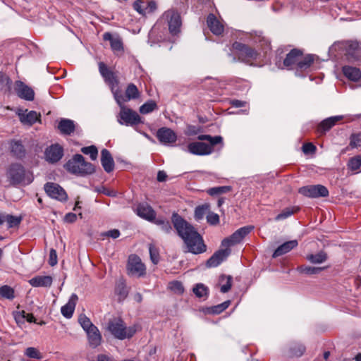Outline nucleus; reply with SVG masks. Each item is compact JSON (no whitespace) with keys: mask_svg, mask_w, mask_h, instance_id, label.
I'll return each mask as SVG.
<instances>
[{"mask_svg":"<svg viewBox=\"0 0 361 361\" xmlns=\"http://www.w3.org/2000/svg\"><path fill=\"white\" fill-rule=\"evenodd\" d=\"M298 191L302 195L311 198L326 197L329 195L328 189L322 185L304 186Z\"/></svg>","mask_w":361,"mask_h":361,"instance_id":"9d476101","label":"nucleus"},{"mask_svg":"<svg viewBox=\"0 0 361 361\" xmlns=\"http://www.w3.org/2000/svg\"><path fill=\"white\" fill-rule=\"evenodd\" d=\"M15 298V291L9 286L4 285L0 287V298L13 300Z\"/></svg>","mask_w":361,"mask_h":361,"instance_id":"e433bc0d","label":"nucleus"},{"mask_svg":"<svg viewBox=\"0 0 361 361\" xmlns=\"http://www.w3.org/2000/svg\"><path fill=\"white\" fill-rule=\"evenodd\" d=\"M231 188L230 186H219L211 188L207 190V193L210 195H216L223 193H226L231 191Z\"/></svg>","mask_w":361,"mask_h":361,"instance_id":"8fccbe9b","label":"nucleus"},{"mask_svg":"<svg viewBox=\"0 0 361 361\" xmlns=\"http://www.w3.org/2000/svg\"><path fill=\"white\" fill-rule=\"evenodd\" d=\"M171 222L189 252L198 255L206 252L207 245L202 237L190 224L176 212L172 214Z\"/></svg>","mask_w":361,"mask_h":361,"instance_id":"f257e3e1","label":"nucleus"},{"mask_svg":"<svg viewBox=\"0 0 361 361\" xmlns=\"http://www.w3.org/2000/svg\"><path fill=\"white\" fill-rule=\"evenodd\" d=\"M159 140L164 144H171L176 142L177 136L176 133L170 128H161L158 130L157 133Z\"/></svg>","mask_w":361,"mask_h":361,"instance_id":"a211bd4d","label":"nucleus"},{"mask_svg":"<svg viewBox=\"0 0 361 361\" xmlns=\"http://www.w3.org/2000/svg\"><path fill=\"white\" fill-rule=\"evenodd\" d=\"M25 355L29 358L40 360L42 358V353L39 350L34 347H29L25 350Z\"/></svg>","mask_w":361,"mask_h":361,"instance_id":"49530a36","label":"nucleus"},{"mask_svg":"<svg viewBox=\"0 0 361 361\" xmlns=\"http://www.w3.org/2000/svg\"><path fill=\"white\" fill-rule=\"evenodd\" d=\"M210 210V205L209 204H204L198 206L195 210V218L196 220H201L204 218L206 214Z\"/></svg>","mask_w":361,"mask_h":361,"instance_id":"58836bf2","label":"nucleus"},{"mask_svg":"<svg viewBox=\"0 0 361 361\" xmlns=\"http://www.w3.org/2000/svg\"><path fill=\"white\" fill-rule=\"evenodd\" d=\"M137 214L142 219L152 221L155 219L156 213L151 206L142 203L137 205L136 209Z\"/></svg>","mask_w":361,"mask_h":361,"instance_id":"6ab92c4d","label":"nucleus"},{"mask_svg":"<svg viewBox=\"0 0 361 361\" xmlns=\"http://www.w3.org/2000/svg\"><path fill=\"white\" fill-rule=\"evenodd\" d=\"M314 61V56L312 54L304 55L302 51V57L300 58L298 70L305 71L309 68Z\"/></svg>","mask_w":361,"mask_h":361,"instance_id":"72a5a7b5","label":"nucleus"},{"mask_svg":"<svg viewBox=\"0 0 361 361\" xmlns=\"http://www.w3.org/2000/svg\"><path fill=\"white\" fill-rule=\"evenodd\" d=\"M157 108L156 102L153 100H149L140 107V112L142 114H147L153 111Z\"/></svg>","mask_w":361,"mask_h":361,"instance_id":"37998d69","label":"nucleus"},{"mask_svg":"<svg viewBox=\"0 0 361 361\" xmlns=\"http://www.w3.org/2000/svg\"><path fill=\"white\" fill-rule=\"evenodd\" d=\"M103 39L104 41H109L111 48L114 51H123V42L118 37H114L110 32H105L103 35Z\"/></svg>","mask_w":361,"mask_h":361,"instance_id":"c85d7f7f","label":"nucleus"},{"mask_svg":"<svg viewBox=\"0 0 361 361\" xmlns=\"http://www.w3.org/2000/svg\"><path fill=\"white\" fill-rule=\"evenodd\" d=\"M298 210V209L296 208H286L284 209L280 214H279L275 219L276 221H280L284 219H286L293 214L295 212H296Z\"/></svg>","mask_w":361,"mask_h":361,"instance_id":"603ef678","label":"nucleus"},{"mask_svg":"<svg viewBox=\"0 0 361 361\" xmlns=\"http://www.w3.org/2000/svg\"><path fill=\"white\" fill-rule=\"evenodd\" d=\"M221 281L226 280L225 284L221 286V291L224 293H227L231 288L232 286V277L231 276H222L221 278Z\"/></svg>","mask_w":361,"mask_h":361,"instance_id":"4d7b16f0","label":"nucleus"},{"mask_svg":"<svg viewBox=\"0 0 361 361\" xmlns=\"http://www.w3.org/2000/svg\"><path fill=\"white\" fill-rule=\"evenodd\" d=\"M292 354L295 356L300 357L305 351V347L302 344H295L291 348Z\"/></svg>","mask_w":361,"mask_h":361,"instance_id":"bf43d9fd","label":"nucleus"},{"mask_svg":"<svg viewBox=\"0 0 361 361\" xmlns=\"http://www.w3.org/2000/svg\"><path fill=\"white\" fill-rule=\"evenodd\" d=\"M347 44V54L349 59L360 60L361 58V44L357 41H350Z\"/></svg>","mask_w":361,"mask_h":361,"instance_id":"393cba45","label":"nucleus"},{"mask_svg":"<svg viewBox=\"0 0 361 361\" xmlns=\"http://www.w3.org/2000/svg\"><path fill=\"white\" fill-rule=\"evenodd\" d=\"M58 128L61 134L71 135L74 132L75 126L73 121L68 118H62L59 123Z\"/></svg>","mask_w":361,"mask_h":361,"instance_id":"7c9ffc66","label":"nucleus"},{"mask_svg":"<svg viewBox=\"0 0 361 361\" xmlns=\"http://www.w3.org/2000/svg\"><path fill=\"white\" fill-rule=\"evenodd\" d=\"M63 156V149L59 144H53L45 149L44 159L50 164L58 162Z\"/></svg>","mask_w":361,"mask_h":361,"instance_id":"ddd939ff","label":"nucleus"},{"mask_svg":"<svg viewBox=\"0 0 361 361\" xmlns=\"http://www.w3.org/2000/svg\"><path fill=\"white\" fill-rule=\"evenodd\" d=\"M108 329L115 338L120 340L131 338L136 331L135 327L130 326L127 328L121 319L109 322Z\"/></svg>","mask_w":361,"mask_h":361,"instance_id":"20e7f679","label":"nucleus"},{"mask_svg":"<svg viewBox=\"0 0 361 361\" xmlns=\"http://www.w3.org/2000/svg\"><path fill=\"white\" fill-rule=\"evenodd\" d=\"M78 300V298L77 295L73 294L70 297L68 302L65 305L61 307V312L63 317L68 319L72 317Z\"/></svg>","mask_w":361,"mask_h":361,"instance_id":"b1692460","label":"nucleus"},{"mask_svg":"<svg viewBox=\"0 0 361 361\" xmlns=\"http://www.w3.org/2000/svg\"><path fill=\"white\" fill-rule=\"evenodd\" d=\"M231 302L229 300L225 301L221 304L213 306L210 308L209 312L214 314H219L228 307Z\"/></svg>","mask_w":361,"mask_h":361,"instance_id":"09e8293b","label":"nucleus"},{"mask_svg":"<svg viewBox=\"0 0 361 361\" xmlns=\"http://www.w3.org/2000/svg\"><path fill=\"white\" fill-rule=\"evenodd\" d=\"M14 89L19 97L27 101H32L34 99L35 93L33 90L25 85L23 82L16 81Z\"/></svg>","mask_w":361,"mask_h":361,"instance_id":"dca6fc26","label":"nucleus"},{"mask_svg":"<svg viewBox=\"0 0 361 361\" xmlns=\"http://www.w3.org/2000/svg\"><path fill=\"white\" fill-rule=\"evenodd\" d=\"M53 279L50 276H37L29 281V283L33 287H50Z\"/></svg>","mask_w":361,"mask_h":361,"instance_id":"bb28decb","label":"nucleus"},{"mask_svg":"<svg viewBox=\"0 0 361 361\" xmlns=\"http://www.w3.org/2000/svg\"><path fill=\"white\" fill-rule=\"evenodd\" d=\"M342 71L350 80L357 82L361 79V71L358 68L345 66L343 67Z\"/></svg>","mask_w":361,"mask_h":361,"instance_id":"cd10ccee","label":"nucleus"},{"mask_svg":"<svg viewBox=\"0 0 361 361\" xmlns=\"http://www.w3.org/2000/svg\"><path fill=\"white\" fill-rule=\"evenodd\" d=\"M324 269V267H314L310 266H301L298 267V270L300 273L307 275L318 274Z\"/></svg>","mask_w":361,"mask_h":361,"instance_id":"a19ab883","label":"nucleus"},{"mask_svg":"<svg viewBox=\"0 0 361 361\" xmlns=\"http://www.w3.org/2000/svg\"><path fill=\"white\" fill-rule=\"evenodd\" d=\"M197 139L199 140H207L208 141L210 145L209 146H211L213 149V146L222 143L223 138L220 135H216L214 137H212L209 135H200L197 137Z\"/></svg>","mask_w":361,"mask_h":361,"instance_id":"4c0bfd02","label":"nucleus"},{"mask_svg":"<svg viewBox=\"0 0 361 361\" xmlns=\"http://www.w3.org/2000/svg\"><path fill=\"white\" fill-rule=\"evenodd\" d=\"M44 190L51 198L56 199L61 202H66L68 195L62 187L55 183H47L44 185Z\"/></svg>","mask_w":361,"mask_h":361,"instance_id":"f8f14e48","label":"nucleus"},{"mask_svg":"<svg viewBox=\"0 0 361 361\" xmlns=\"http://www.w3.org/2000/svg\"><path fill=\"white\" fill-rule=\"evenodd\" d=\"M349 146L351 148L361 147V133L352 134L350 137Z\"/></svg>","mask_w":361,"mask_h":361,"instance_id":"5fc2aeb1","label":"nucleus"},{"mask_svg":"<svg viewBox=\"0 0 361 361\" xmlns=\"http://www.w3.org/2000/svg\"><path fill=\"white\" fill-rule=\"evenodd\" d=\"M78 322L85 331L94 328L95 326L92 323L90 319L85 314H80L78 318Z\"/></svg>","mask_w":361,"mask_h":361,"instance_id":"c03bdc74","label":"nucleus"},{"mask_svg":"<svg viewBox=\"0 0 361 361\" xmlns=\"http://www.w3.org/2000/svg\"><path fill=\"white\" fill-rule=\"evenodd\" d=\"M157 9V4L154 1L146 2L145 10L147 13H153Z\"/></svg>","mask_w":361,"mask_h":361,"instance_id":"0e129e2a","label":"nucleus"},{"mask_svg":"<svg viewBox=\"0 0 361 361\" xmlns=\"http://www.w3.org/2000/svg\"><path fill=\"white\" fill-rule=\"evenodd\" d=\"M149 250L150 259H151L152 262L154 264H157L159 260V252H158L157 249L154 246L150 245Z\"/></svg>","mask_w":361,"mask_h":361,"instance_id":"13d9d810","label":"nucleus"},{"mask_svg":"<svg viewBox=\"0 0 361 361\" xmlns=\"http://www.w3.org/2000/svg\"><path fill=\"white\" fill-rule=\"evenodd\" d=\"M118 121L121 124L132 126L142 122L140 116L136 111L122 105Z\"/></svg>","mask_w":361,"mask_h":361,"instance_id":"1a4fd4ad","label":"nucleus"},{"mask_svg":"<svg viewBox=\"0 0 361 361\" xmlns=\"http://www.w3.org/2000/svg\"><path fill=\"white\" fill-rule=\"evenodd\" d=\"M153 221L154 223L159 226L161 230L164 233H170L172 231V226L168 220L159 218Z\"/></svg>","mask_w":361,"mask_h":361,"instance_id":"ea45409f","label":"nucleus"},{"mask_svg":"<svg viewBox=\"0 0 361 361\" xmlns=\"http://www.w3.org/2000/svg\"><path fill=\"white\" fill-rule=\"evenodd\" d=\"M101 163L107 173L111 172L114 169V161L110 152L106 149L101 151Z\"/></svg>","mask_w":361,"mask_h":361,"instance_id":"5701e85b","label":"nucleus"},{"mask_svg":"<svg viewBox=\"0 0 361 361\" xmlns=\"http://www.w3.org/2000/svg\"><path fill=\"white\" fill-rule=\"evenodd\" d=\"M207 26L213 34L216 35H220L223 33L224 26L217 20L216 17L214 14L210 13L208 15L207 18Z\"/></svg>","mask_w":361,"mask_h":361,"instance_id":"4be33fe9","label":"nucleus"},{"mask_svg":"<svg viewBox=\"0 0 361 361\" xmlns=\"http://www.w3.org/2000/svg\"><path fill=\"white\" fill-rule=\"evenodd\" d=\"M230 253L231 250L228 248L217 250L207 259L206 266L208 268L217 267L228 257Z\"/></svg>","mask_w":361,"mask_h":361,"instance_id":"2eb2a0df","label":"nucleus"},{"mask_svg":"<svg viewBox=\"0 0 361 361\" xmlns=\"http://www.w3.org/2000/svg\"><path fill=\"white\" fill-rule=\"evenodd\" d=\"M139 97V91L136 85L133 83H130L127 86L126 90V95L123 96V100H121V103L118 104L121 106L122 103L131 99H135Z\"/></svg>","mask_w":361,"mask_h":361,"instance_id":"2f4dec72","label":"nucleus"},{"mask_svg":"<svg viewBox=\"0 0 361 361\" xmlns=\"http://www.w3.org/2000/svg\"><path fill=\"white\" fill-rule=\"evenodd\" d=\"M233 50L236 51L240 61L247 62L251 59H256L258 53L253 48L239 42H235L232 44Z\"/></svg>","mask_w":361,"mask_h":361,"instance_id":"0eeeda50","label":"nucleus"},{"mask_svg":"<svg viewBox=\"0 0 361 361\" xmlns=\"http://www.w3.org/2000/svg\"><path fill=\"white\" fill-rule=\"evenodd\" d=\"M104 235L116 239L119 237L120 231L118 229L110 230L107 231Z\"/></svg>","mask_w":361,"mask_h":361,"instance_id":"69168bd1","label":"nucleus"},{"mask_svg":"<svg viewBox=\"0 0 361 361\" xmlns=\"http://www.w3.org/2000/svg\"><path fill=\"white\" fill-rule=\"evenodd\" d=\"M298 245V241L296 240H293L290 241H287L280 246H279L276 250L274 251L273 254V257H277L281 256L289 251H290L294 247H297Z\"/></svg>","mask_w":361,"mask_h":361,"instance_id":"c756f323","label":"nucleus"},{"mask_svg":"<svg viewBox=\"0 0 361 361\" xmlns=\"http://www.w3.org/2000/svg\"><path fill=\"white\" fill-rule=\"evenodd\" d=\"M11 81L9 78L0 72V92L6 93L11 90Z\"/></svg>","mask_w":361,"mask_h":361,"instance_id":"c9c22d12","label":"nucleus"},{"mask_svg":"<svg viewBox=\"0 0 361 361\" xmlns=\"http://www.w3.org/2000/svg\"><path fill=\"white\" fill-rule=\"evenodd\" d=\"M81 152L85 154H89L92 160H96L98 155L97 148L94 145L84 147Z\"/></svg>","mask_w":361,"mask_h":361,"instance_id":"3c124183","label":"nucleus"},{"mask_svg":"<svg viewBox=\"0 0 361 361\" xmlns=\"http://www.w3.org/2000/svg\"><path fill=\"white\" fill-rule=\"evenodd\" d=\"M126 270L129 276L140 278L146 274V267L136 255H130L128 257Z\"/></svg>","mask_w":361,"mask_h":361,"instance_id":"39448f33","label":"nucleus"},{"mask_svg":"<svg viewBox=\"0 0 361 361\" xmlns=\"http://www.w3.org/2000/svg\"><path fill=\"white\" fill-rule=\"evenodd\" d=\"M207 221L211 225H216L219 222V216L217 214L209 212L207 215Z\"/></svg>","mask_w":361,"mask_h":361,"instance_id":"052dcab7","label":"nucleus"},{"mask_svg":"<svg viewBox=\"0 0 361 361\" xmlns=\"http://www.w3.org/2000/svg\"><path fill=\"white\" fill-rule=\"evenodd\" d=\"M8 144L10 152L13 157L22 159L25 156L26 151L21 140H11Z\"/></svg>","mask_w":361,"mask_h":361,"instance_id":"412c9836","label":"nucleus"},{"mask_svg":"<svg viewBox=\"0 0 361 361\" xmlns=\"http://www.w3.org/2000/svg\"><path fill=\"white\" fill-rule=\"evenodd\" d=\"M145 6L146 2L142 0H136L133 3V8L142 16H145L147 14Z\"/></svg>","mask_w":361,"mask_h":361,"instance_id":"864d4df0","label":"nucleus"},{"mask_svg":"<svg viewBox=\"0 0 361 361\" xmlns=\"http://www.w3.org/2000/svg\"><path fill=\"white\" fill-rule=\"evenodd\" d=\"M25 176L24 167L19 164H11L7 171V177L11 184L18 185L22 183Z\"/></svg>","mask_w":361,"mask_h":361,"instance_id":"9b49d317","label":"nucleus"},{"mask_svg":"<svg viewBox=\"0 0 361 361\" xmlns=\"http://www.w3.org/2000/svg\"><path fill=\"white\" fill-rule=\"evenodd\" d=\"M168 24L169 30L171 35H178L180 32L182 20L180 13L173 9H170L164 13L162 16Z\"/></svg>","mask_w":361,"mask_h":361,"instance_id":"423d86ee","label":"nucleus"},{"mask_svg":"<svg viewBox=\"0 0 361 361\" xmlns=\"http://www.w3.org/2000/svg\"><path fill=\"white\" fill-rule=\"evenodd\" d=\"M88 338V342L92 348H96L101 344L102 335L97 326L86 331Z\"/></svg>","mask_w":361,"mask_h":361,"instance_id":"a878e982","label":"nucleus"},{"mask_svg":"<svg viewBox=\"0 0 361 361\" xmlns=\"http://www.w3.org/2000/svg\"><path fill=\"white\" fill-rule=\"evenodd\" d=\"M188 151L195 155H207L213 152V149L209 145L201 142H191L188 145Z\"/></svg>","mask_w":361,"mask_h":361,"instance_id":"f3484780","label":"nucleus"},{"mask_svg":"<svg viewBox=\"0 0 361 361\" xmlns=\"http://www.w3.org/2000/svg\"><path fill=\"white\" fill-rule=\"evenodd\" d=\"M170 289L177 294H182L184 292V288L181 282L173 281L169 283Z\"/></svg>","mask_w":361,"mask_h":361,"instance_id":"6e6d98bb","label":"nucleus"},{"mask_svg":"<svg viewBox=\"0 0 361 361\" xmlns=\"http://www.w3.org/2000/svg\"><path fill=\"white\" fill-rule=\"evenodd\" d=\"M306 259L313 264H320L325 262L327 259V255L321 251L317 254H310L307 255Z\"/></svg>","mask_w":361,"mask_h":361,"instance_id":"f704fd0d","label":"nucleus"},{"mask_svg":"<svg viewBox=\"0 0 361 361\" xmlns=\"http://www.w3.org/2000/svg\"><path fill=\"white\" fill-rule=\"evenodd\" d=\"M22 221L20 216H15L11 214L5 215V221L8 224V228L18 226Z\"/></svg>","mask_w":361,"mask_h":361,"instance_id":"de8ad7c7","label":"nucleus"},{"mask_svg":"<svg viewBox=\"0 0 361 361\" xmlns=\"http://www.w3.org/2000/svg\"><path fill=\"white\" fill-rule=\"evenodd\" d=\"M77 219V215L73 213H68L64 217V221L67 223H73Z\"/></svg>","mask_w":361,"mask_h":361,"instance_id":"338daca9","label":"nucleus"},{"mask_svg":"<svg viewBox=\"0 0 361 361\" xmlns=\"http://www.w3.org/2000/svg\"><path fill=\"white\" fill-rule=\"evenodd\" d=\"M302 57V50L293 49L288 53L283 60V66L288 70L298 69L300 58Z\"/></svg>","mask_w":361,"mask_h":361,"instance_id":"4468645a","label":"nucleus"},{"mask_svg":"<svg viewBox=\"0 0 361 361\" xmlns=\"http://www.w3.org/2000/svg\"><path fill=\"white\" fill-rule=\"evenodd\" d=\"M302 152L305 154L314 153L316 150V147L311 142L305 143L302 145Z\"/></svg>","mask_w":361,"mask_h":361,"instance_id":"e2e57ef3","label":"nucleus"},{"mask_svg":"<svg viewBox=\"0 0 361 361\" xmlns=\"http://www.w3.org/2000/svg\"><path fill=\"white\" fill-rule=\"evenodd\" d=\"M98 66L99 73L102 76L104 82L109 87L117 103L120 104L121 100H123V95L118 87L119 80L118 76L116 73L111 71L104 62H99Z\"/></svg>","mask_w":361,"mask_h":361,"instance_id":"f03ea898","label":"nucleus"},{"mask_svg":"<svg viewBox=\"0 0 361 361\" xmlns=\"http://www.w3.org/2000/svg\"><path fill=\"white\" fill-rule=\"evenodd\" d=\"M58 262L57 254L54 249H51L49 252V264L50 266L54 267Z\"/></svg>","mask_w":361,"mask_h":361,"instance_id":"680f3d73","label":"nucleus"},{"mask_svg":"<svg viewBox=\"0 0 361 361\" xmlns=\"http://www.w3.org/2000/svg\"><path fill=\"white\" fill-rule=\"evenodd\" d=\"M20 121L24 123L29 126H32L37 121H40V114H37L35 111H30L26 114H23L20 117Z\"/></svg>","mask_w":361,"mask_h":361,"instance_id":"473e14b6","label":"nucleus"},{"mask_svg":"<svg viewBox=\"0 0 361 361\" xmlns=\"http://www.w3.org/2000/svg\"><path fill=\"white\" fill-rule=\"evenodd\" d=\"M348 166L351 171H361V156L358 155L351 158Z\"/></svg>","mask_w":361,"mask_h":361,"instance_id":"a18cd8bd","label":"nucleus"},{"mask_svg":"<svg viewBox=\"0 0 361 361\" xmlns=\"http://www.w3.org/2000/svg\"><path fill=\"white\" fill-rule=\"evenodd\" d=\"M65 169L71 173L78 176H86L94 172L93 164L85 161L84 157L79 154H75L64 165Z\"/></svg>","mask_w":361,"mask_h":361,"instance_id":"7ed1b4c3","label":"nucleus"},{"mask_svg":"<svg viewBox=\"0 0 361 361\" xmlns=\"http://www.w3.org/2000/svg\"><path fill=\"white\" fill-rule=\"evenodd\" d=\"M343 116H336L323 120L317 127V131L320 134H324L334 127L338 121L343 119Z\"/></svg>","mask_w":361,"mask_h":361,"instance_id":"aec40b11","label":"nucleus"},{"mask_svg":"<svg viewBox=\"0 0 361 361\" xmlns=\"http://www.w3.org/2000/svg\"><path fill=\"white\" fill-rule=\"evenodd\" d=\"M194 294L199 298L207 297L209 289L202 283H197L192 289Z\"/></svg>","mask_w":361,"mask_h":361,"instance_id":"79ce46f5","label":"nucleus"},{"mask_svg":"<svg viewBox=\"0 0 361 361\" xmlns=\"http://www.w3.org/2000/svg\"><path fill=\"white\" fill-rule=\"evenodd\" d=\"M253 229V226H247L238 229L231 236L224 238L221 242V245L229 247L240 243Z\"/></svg>","mask_w":361,"mask_h":361,"instance_id":"6e6552de","label":"nucleus"},{"mask_svg":"<svg viewBox=\"0 0 361 361\" xmlns=\"http://www.w3.org/2000/svg\"><path fill=\"white\" fill-rule=\"evenodd\" d=\"M230 104L233 106L238 108V107L245 106L247 104V102L245 101H241V100H238V99H233L231 101Z\"/></svg>","mask_w":361,"mask_h":361,"instance_id":"774afa93","label":"nucleus"}]
</instances>
